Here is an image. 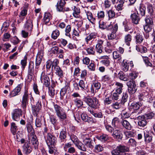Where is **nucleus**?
<instances>
[{"instance_id": "nucleus-1", "label": "nucleus", "mask_w": 155, "mask_h": 155, "mask_svg": "<svg viewBox=\"0 0 155 155\" xmlns=\"http://www.w3.org/2000/svg\"><path fill=\"white\" fill-rule=\"evenodd\" d=\"M129 148L124 146L119 145L116 148L111 151L112 155H130L127 152L129 151Z\"/></svg>"}, {"instance_id": "nucleus-2", "label": "nucleus", "mask_w": 155, "mask_h": 155, "mask_svg": "<svg viewBox=\"0 0 155 155\" xmlns=\"http://www.w3.org/2000/svg\"><path fill=\"white\" fill-rule=\"evenodd\" d=\"M84 101L93 108H97L99 105L98 100L95 97L91 98L89 96L86 97L84 98Z\"/></svg>"}, {"instance_id": "nucleus-3", "label": "nucleus", "mask_w": 155, "mask_h": 155, "mask_svg": "<svg viewBox=\"0 0 155 155\" xmlns=\"http://www.w3.org/2000/svg\"><path fill=\"white\" fill-rule=\"evenodd\" d=\"M28 139L31 145L33 146L35 149L38 148L39 144L35 132L30 134L29 135Z\"/></svg>"}, {"instance_id": "nucleus-4", "label": "nucleus", "mask_w": 155, "mask_h": 155, "mask_svg": "<svg viewBox=\"0 0 155 155\" xmlns=\"http://www.w3.org/2000/svg\"><path fill=\"white\" fill-rule=\"evenodd\" d=\"M127 85L128 87L129 92L131 94L135 93L137 89V87L135 82L133 80H130L127 83Z\"/></svg>"}, {"instance_id": "nucleus-5", "label": "nucleus", "mask_w": 155, "mask_h": 155, "mask_svg": "<svg viewBox=\"0 0 155 155\" xmlns=\"http://www.w3.org/2000/svg\"><path fill=\"white\" fill-rule=\"evenodd\" d=\"M88 136L87 134H83L81 135V138L83 139V142L85 146L89 148L92 149L93 147L92 144L93 140L91 138H87Z\"/></svg>"}, {"instance_id": "nucleus-6", "label": "nucleus", "mask_w": 155, "mask_h": 155, "mask_svg": "<svg viewBox=\"0 0 155 155\" xmlns=\"http://www.w3.org/2000/svg\"><path fill=\"white\" fill-rule=\"evenodd\" d=\"M65 4L66 2L64 0H60L58 1L56 5L57 10L58 12H63L68 11L69 8H67L65 9V8H64Z\"/></svg>"}, {"instance_id": "nucleus-7", "label": "nucleus", "mask_w": 155, "mask_h": 155, "mask_svg": "<svg viewBox=\"0 0 155 155\" xmlns=\"http://www.w3.org/2000/svg\"><path fill=\"white\" fill-rule=\"evenodd\" d=\"M40 80L42 83H43L46 87H48L50 84V79L48 76L42 73L40 77Z\"/></svg>"}, {"instance_id": "nucleus-8", "label": "nucleus", "mask_w": 155, "mask_h": 155, "mask_svg": "<svg viewBox=\"0 0 155 155\" xmlns=\"http://www.w3.org/2000/svg\"><path fill=\"white\" fill-rule=\"evenodd\" d=\"M56 141V138L54 136L50 133L47 134L46 142L48 146L50 145H54Z\"/></svg>"}, {"instance_id": "nucleus-9", "label": "nucleus", "mask_w": 155, "mask_h": 155, "mask_svg": "<svg viewBox=\"0 0 155 155\" xmlns=\"http://www.w3.org/2000/svg\"><path fill=\"white\" fill-rule=\"evenodd\" d=\"M22 84H19L14 88L9 94V97L11 98L19 95L20 94Z\"/></svg>"}, {"instance_id": "nucleus-10", "label": "nucleus", "mask_w": 155, "mask_h": 155, "mask_svg": "<svg viewBox=\"0 0 155 155\" xmlns=\"http://www.w3.org/2000/svg\"><path fill=\"white\" fill-rule=\"evenodd\" d=\"M12 118L13 120L16 121L20 119V117L21 115V111L19 109H16L14 110L12 114Z\"/></svg>"}, {"instance_id": "nucleus-11", "label": "nucleus", "mask_w": 155, "mask_h": 155, "mask_svg": "<svg viewBox=\"0 0 155 155\" xmlns=\"http://www.w3.org/2000/svg\"><path fill=\"white\" fill-rule=\"evenodd\" d=\"M29 142L27 141L22 146V151L26 154L30 153L32 151V148L30 145Z\"/></svg>"}, {"instance_id": "nucleus-12", "label": "nucleus", "mask_w": 155, "mask_h": 155, "mask_svg": "<svg viewBox=\"0 0 155 155\" xmlns=\"http://www.w3.org/2000/svg\"><path fill=\"white\" fill-rule=\"evenodd\" d=\"M28 91L25 90L23 96L21 103V106L23 108L25 109L26 107V105L28 103Z\"/></svg>"}, {"instance_id": "nucleus-13", "label": "nucleus", "mask_w": 155, "mask_h": 155, "mask_svg": "<svg viewBox=\"0 0 155 155\" xmlns=\"http://www.w3.org/2000/svg\"><path fill=\"white\" fill-rule=\"evenodd\" d=\"M136 116V117H137V119L138 120V124L139 126L143 127L146 125L147 122L143 115Z\"/></svg>"}, {"instance_id": "nucleus-14", "label": "nucleus", "mask_w": 155, "mask_h": 155, "mask_svg": "<svg viewBox=\"0 0 155 155\" xmlns=\"http://www.w3.org/2000/svg\"><path fill=\"white\" fill-rule=\"evenodd\" d=\"M113 132L112 135L114 138L117 140H121L122 138V134L117 127H115Z\"/></svg>"}, {"instance_id": "nucleus-15", "label": "nucleus", "mask_w": 155, "mask_h": 155, "mask_svg": "<svg viewBox=\"0 0 155 155\" xmlns=\"http://www.w3.org/2000/svg\"><path fill=\"white\" fill-rule=\"evenodd\" d=\"M34 64L33 61L29 62L28 70V77H31L32 78L33 76L34 71Z\"/></svg>"}, {"instance_id": "nucleus-16", "label": "nucleus", "mask_w": 155, "mask_h": 155, "mask_svg": "<svg viewBox=\"0 0 155 155\" xmlns=\"http://www.w3.org/2000/svg\"><path fill=\"white\" fill-rule=\"evenodd\" d=\"M104 41L101 40L99 39L98 40L97 43L96 47V51L97 52L100 54L101 53L103 52V47L102 46Z\"/></svg>"}, {"instance_id": "nucleus-17", "label": "nucleus", "mask_w": 155, "mask_h": 155, "mask_svg": "<svg viewBox=\"0 0 155 155\" xmlns=\"http://www.w3.org/2000/svg\"><path fill=\"white\" fill-rule=\"evenodd\" d=\"M33 25L32 20L31 19L28 20L25 25V30L28 31H31L33 28Z\"/></svg>"}, {"instance_id": "nucleus-18", "label": "nucleus", "mask_w": 155, "mask_h": 155, "mask_svg": "<svg viewBox=\"0 0 155 155\" xmlns=\"http://www.w3.org/2000/svg\"><path fill=\"white\" fill-rule=\"evenodd\" d=\"M130 17L133 23L136 25L139 23V22L140 20V18L138 13H135L132 14Z\"/></svg>"}, {"instance_id": "nucleus-19", "label": "nucleus", "mask_w": 155, "mask_h": 155, "mask_svg": "<svg viewBox=\"0 0 155 155\" xmlns=\"http://www.w3.org/2000/svg\"><path fill=\"white\" fill-rule=\"evenodd\" d=\"M41 57L39 55L37 56L36 58L35 66V74H36L38 70L39 65L41 61Z\"/></svg>"}, {"instance_id": "nucleus-20", "label": "nucleus", "mask_w": 155, "mask_h": 155, "mask_svg": "<svg viewBox=\"0 0 155 155\" xmlns=\"http://www.w3.org/2000/svg\"><path fill=\"white\" fill-rule=\"evenodd\" d=\"M41 108V105L39 102H38L36 105H32V109L33 112L36 116L37 115L38 113Z\"/></svg>"}, {"instance_id": "nucleus-21", "label": "nucleus", "mask_w": 155, "mask_h": 155, "mask_svg": "<svg viewBox=\"0 0 155 155\" xmlns=\"http://www.w3.org/2000/svg\"><path fill=\"white\" fill-rule=\"evenodd\" d=\"M51 18V15L50 13L48 12L45 13L43 18L44 23L46 25H50L51 23H49V22Z\"/></svg>"}, {"instance_id": "nucleus-22", "label": "nucleus", "mask_w": 155, "mask_h": 155, "mask_svg": "<svg viewBox=\"0 0 155 155\" xmlns=\"http://www.w3.org/2000/svg\"><path fill=\"white\" fill-rule=\"evenodd\" d=\"M134 38L135 42L137 44H140L142 43L144 40L143 37L140 33H137L134 36Z\"/></svg>"}, {"instance_id": "nucleus-23", "label": "nucleus", "mask_w": 155, "mask_h": 155, "mask_svg": "<svg viewBox=\"0 0 155 155\" xmlns=\"http://www.w3.org/2000/svg\"><path fill=\"white\" fill-rule=\"evenodd\" d=\"M56 75L59 77V79L61 81L64 77V73L63 70L59 67L54 70Z\"/></svg>"}, {"instance_id": "nucleus-24", "label": "nucleus", "mask_w": 155, "mask_h": 155, "mask_svg": "<svg viewBox=\"0 0 155 155\" xmlns=\"http://www.w3.org/2000/svg\"><path fill=\"white\" fill-rule=\"evenodd\" d=\"M149 96L148 92L145 91L140 94L138 96V98L140 101L146 100L149 97Z\"/></svg>"}, {"instance_id": "nucleus-25", "label": "nucleus", "mask_w": 155, "mask_h": 155, "mask_svg": "<svg viewBox=\"0 0 155 155\" xmlns=\"http://www.w3.org/2000/svg\"><path fill=\"white\" fill-rule=\"evenodd\" d=\"M129 62L127 61L124 60H123L121 64L122 69L125 72L127 71L129 69Z\"/></svg>"}, {"instance_id": "nucleus-26", "label": "nucleus", "mask_w": 155, "mask_h": 155, "mask_svg": "<svg viewBox=\"0 0 155 155\" xmlns=\"http://www.w3.org/2000/svg\"><path fill=\"white\" fill-rule=\"evenodd\" d=\"M69 89V87L68 86H66L62 88L60 91V98L63 100L66 93L67 91Z\"/></svg>"}, {"instance_id": "nucleus-27", "label": "nucleus", "mask_w": 155, "mask_h": 155, "mask_svg": "<svg viewBox=\"0 0 155 155\" xmlns=\"http://www.w3.org/2000/svg\"><path fill=\"white\" fill-rule=\"evenodd\" d=\"M87 18L89 21L92 24H94L95 23L96 19L94 17L92 13L89 11L86 12Z\"/></svg>"}, {"instance_id": "nucleus-28", "label": "nucleus", "mask_w": 155, "mask_h": 155, "mask_svg": "<svg viewBox=\"0 0 155 155\" xmlns=\"http://www.w3.org/2000/svg\"><path fill=\"white\" fill-rule=\"evenodd\" d=\"M67 133L65 129H62L61 131L59 138L61 142H64L67 137Z\"/></svg>"}, {"instance_id": "nucleus-29", "label": "nucleus", "mask_w": 155, "mask_h": 155, "mask_svg": "<svg viewBox=\"0 0 155 155\" xmlns=\"http://www.w3.org/2000/svg\"><path fill=\"white\" fill-rule=\"evenodd\" d=\"M144 134L145 141L147 143L150 142L152 140V136L147 131H144Z\"/></svg>"}, {"instance_id": "nucleus-30", "label": "nucleus", "mask_w": 155, "mask_h": 155, "mask_svg": "<svg viewBox=\"0 0 155 155\" xmlns=\"http://www.w3.org/2000/svg\"><path fill=\"white\" fill-rule=\"evenodd\" d=\"M143 104V103L141 102H134L131 104V107L135 110L139 109L140 107H141Z\"/></svg>"}, {"instance_id": "nucleus-31", "label": "nucleus", "mask_w": 155, "mask_h": 155, "mask_svg": "<svg viewBox=\"0 0 155 155\" xmlns=\"http://www.w3.org/2000/svg\"><path fill=\"white\" fill-rule=\"evenodd\" d=\"M123 126L126 129L130 130L131 128V126L130 123L126 120H123L121 122Z\"/></svg>"}, {"instance_id": "nucleus-32", "label": "nucleus", "mask_w": 155, "mask_h": 155, "mask_svg": "<svg viewBox=\"0 0 155 155\" xmlns=\"http://www.w3.org/2000/svg\"><path fill=\"white\" fill-rule=\"evenodd\" d=\"M132 37L130 34H128L125 36L124 38V42L126 44L129 46L130 42L132 40Z\"/></svg>"}, {"instance_id": "nucleus-33", "label": "nucleus", "mask_w": 155, "mask_h": 155, "mask_svg": "<svg viewBox=\"0 0 155 155\" xmlns=\"http://www.w3.org/2000/svg\"><path fill=\"white\" fill-rule=\"evenodd\" d=\"M97 138L98 139L102 142H104L109 140V137L107 135L104 134L101 135L97 136Z\"/></svg>"}, {"instance_id": "nucleus-34", "label": "nucleus", "mask_w": 155, "mask_h": 155, "mask_svg": "<svg viewBox=\"0 0 155 155\" xmlns=\"http://www.w3.org/2000/svg\"><path fill=\"white\" fill-rule=\"evenodd\" d=\"M96 36L97 34L95 33H91L85 38V41L88 43V41L96 38Z\"/></svg>"}, {"instance_id": "nucleus-35", "label": "nucleus", "mask_w": 155, "mask_h": 155, "mask_svg": "<svg viewBox=\"0 0 155 155\" xmlns=\"http://www.w3.org/2000/svg\"><path fill=\"white\" fill-rule=\"evenodd\" d=\"M58 117L61 120H63L66 118V113L64 111V110L56 114Z\"/></svg>"}, {"instance_id": "nucleus-36", "label": "nucleus", "mask_w": 155, "mask_h": 155, "mask_svg": "<svg viewBox=\"0 0 155 155\" xmlns=\"http://www.w3.org/2000/svg\"><path fill=\"white\" fill-rule=\"evenodd\" d=\"M146 9V8L145 6L143 5H140L138 9L137 13L138 14L139 13L142 16H143L145 14Z\"/></svg>"}, {"instance_id": "nucleus-37", "label": "nucleus", "mask_w": 155, "mask_h": 155, "mask_svg": "<svg viewBox=\"0 0 155 155\" xmlns=\"http://www.w3.org/2000/svg\"><path fill=\"white\" fill-rule=\"evenodd\" d=\"M28 6V4L27 3L25 4L23 6V9L20 12V15L24 17L27 15Z\"/></svg>"}, {"instance_id": "nucleus-38", "label": "nucleus", "mask_w": 155, "mask_h": 155, "mask_svg": "<svg viewBox=\"0 0 155 155\" xmlns=\"http://www.w3.org/2000/svg\"><path fill=\"white\" fill-rule=\"evenodd\" d=\"M121 93L119 92L116 91L114 90L112 92L111 96L113 99L117 100L120 97V95Z\"/></svg>"}, {"instance_id": "nucleus-39", "label": "nucleus", "mask_w": 155, "mask_h": 155, "mask_svg": "<svg viewBox=\"0 0 155 155\" xmlns=\"http://www.w3.org/2000/svg\"><path fill=\"white\" fill-rule=\"evenodd\" d=\"M118 76L120 80L124 81H127L128 79V76L123 72H120L118 74Z\"/></svg>"}, {"instance_id": "nucleus-40", "label": "nucleus", "mask_w": 155, "mask_h": 155, "mask_svg": "<svg viewBox=\"0 0 155 155\" xmlns=\"http://www.w3.org/2000/svg\"><path fill=\"white\" fill-rule=\"evenodd\" d=\"M52 63V69H53L55 70L57 68L60 67L58 65L59 64L58 60L57 59H54L52 61H51Z\"/></svg>"}, {"instance_id": "nucleus-41", "label": "nucleus", "mask_w": 155, "mask_h": 155, "mask_svg": "<svg viewBox=\"0 0 155 155\" xmlns=\"http://www.w3.org/2000/svg\"><path fill=\"white\" fill-rule=\"evenodd\" d=\"M111 106L113 109H119L121 106V101H118L113 103L111 105Z\"/></svg>"}, {"instance_id": "nucleus-42", "label": "nucleus", "mask_w": 155, "mask_h": 155, "mask_svg": "<svg viewBox=\"0 0 155 155\" xmlns=\"http://www.w3.org/2000/svg\"><path fill=\"white\" fill-rule=\"evenodd\" d=\"M75 145L79 149L84 151H86V148L85 145L80 141L76 143Z\"/></svg>"}, {"instance_id": "nucleus-43", "label": "nucleus", "mask_w": 155, "mask_h": 155, "mask_svg": "<svg viewBox=\"0 0 155 155\" xmlns=\"http://www.w3.org/2000/svg\"><path fill=\"white\" fill-rule=\"evenodd\" d=\"M115 84L117 86L115 91L121 93L123 90L122 87L123 86V84L122 83L118 82H116Z\"/></svg>"}, {"instance_id": "nucleus-44", "label": "nucleus", "mask_w": 155, "mask_h": 155, "mask_svg": "<svg viewBox=\"0 0 155 155\" xmlns=\"http://www.w3.org/2000/svg\"><path fill=\"white\" fill-rule=\"evenodd\" d=\"M116 38V34L115 32L114 31L112 32L109 33L108 35V38L109 40H112L113 41H117Z\"/></svg>"}, {"instance_id": "nucleus-45", "label": "nucleus", "mask_w": 155, "mask_h": 155, "mask_svg": "<svg viewBox=\"0 0 155 155\" xmlns=\"http://www.w3.org/2000/svg\"><path fill=\"white\" fill-rule=\"evenodd\" d=\"M59 31L58 29H56L53 31L51 35V37L53 39L55 40L59 36Z\"/></svg>"}, {"instance_id": "nucleus-46", "label": "nucleus", "mask_w": 155, "mask_h": 155, "mask_svg": "<svg viewBox=\"0 0 155 155\" xmlns=\"http://www.w3.org/2000/svg\"><path fill=\"white\" fill-rule=\"evenodd\" d=\"M42 125V117L37 116L35 120V125L37 127H41Z\"/></svg>"}, {"instance_id": "nucleus-47", "label": "nucleus", "mask_w": 155, "mask_h": 155, "mask_svg": "<svg viewBox=\"0 0 155 155\" xmlns=\"http://www.w3.org/2000/svg\"><path fill=\"white\" fill-rule=\"evenodd\" d=\"M11 130L12 134L15 135L18 130L17 127L15 124L14 122L11 123Z\"/></svg>"}, {"instance_id": "nucleus-48", "label": "nucleus", "mask_w": 155, "mask_h": 155, "mask_svg": "<svg viewBox=\"0 0 155 155\" xmlns=\"http://www.w3.org/2000/svg\"><path fill=\"white\" fill-rule=\"evenodd\" d=\"M107 14L109 20L115 17V12L112 9H110L107 12Z\"/></svg>"}, {"instance_id": "nucleus-49", "label": "nucleus", "mask_w": 155, "mask_h": 155, "mask_svg": "<svg viewBox=\"0 0 155 155\" xmlns=\"http://www.w3.org/2000/svg\"><path fill=\"white\" fill-rule=\"evenodd\" d=\"M71 30V26L70 25H67L65 30V35L69 37L71 36L70 32Z\"/></svg>"}, {"instance_id": "nucleus-50", "label": "nucleus", "mask_w": 155, "mask_h": 155, "mask_svg": "<svg viewBox=\"0 0 155 155\" xmlns=\"http://www.w3.org/2000/svg\"><path fill=\"white\" fill-rule=\"evenodd\" d=\"M147 9L148 12L150 15H153L154 13V9L152 5L149 4L147 5Z\"/></svg>"}, {"instance_id": "nucleus-51", "label": "nucleus", "mask_w": 155, "mask_h": 155, "mask_svg": "<svg viewBox=\"0 0 155 155\" xmlns=\"http://www.w3.org/2000/svg\"><path fill=\"white\" fill-rule=\"evenodd\" d=\"M92 86H94L95 89V92H96L101 87V84L97 81H95L92 83Z\"/></svg>"}, {"instance_id": "nucleus-52", "label": "nucleus", "mask_w": 155, "mask_h": 155, "mask_svg": "<svg viewBox=\"0 0 155 155\" xmlns=\"http://www.w3.org/2000/svg\"><path fill=\"white\" fill-rule=\"evenodd\" d=\"M123 25L124 26V31H128L131 29V27L130 26V24L126 21L123 22Z\"/></svg>"}, {"instance_id": "nucleus-53", "label": "nucleus", "mask_w": 155, "mask_h": 155, "mask_svg": "<svg viewBox=\"0 0 155 155\" xmlns=\"http://www.w3.org/2000/svg\"><path fill=\"white\" fill-rule=\"evenodd\" d=\"M9 26V24L8 22H5L3 24L2 26L1 30L2 32L6 31L7 30L8 27Z\"/></svg>"}, {"instance_id": "nucleus-54", "label": "nucleus", "mask_w": 155, "mask_h": 155, "mask_svg": "<svg viewBox=\"0 0 155 155\" xmlns=\"http://www.w3.org/2000/svg\"><path fill=\"white\" fill-rule=\"evenodd\" d=\"M155 115V114L153 113V112H151L143 115L144 116V117L146 119H151L154 117Z\"/></svg>"}, {"instance_id": "nucleus-55", "label": "nucleus", "mask_w": 155, "mask_h": 155, "mask_svg": "<svg viewBox=\"0 0 155 155\" xmlns=\"http://www.w3.org/2000/svg\"><path fill=\"white\" fill-rule=\"evenodd\" d=\"M152 27V25L145 24L143 25V29L146 33H149L151 31Z\"/></svg>"}, {"instance_id": "nucleus-56", "label": "nucleus", "mask_w": 155, "mask_h": 155, "mask_svg": "<svg viewBox=\"0 0 155 155\" xmlns=\"http://www.w3.org/2000/svg\"><path fill=\"white\" fill-rule=\"evenodd\" d=\"M27 56L25 55V56L24 59L22 60L21 61V64L22 66V68L24 69L25 67L27 65Z\"/></svg>"}, {"instance_id": "nucleus-57", "label": "nucleus", "mask_w": 155, "mask_h": 155, "mask_svg": "<svg viewBox=\"0 0 155 155\" xmlns=\"http://www.w3.org/2000/svg\"><path fill=\"white\" fill-rule=\"evenodd\" d=\"M94 150L96 152H100L104 150V147L100 144L96 145L95 146Z\"/></svg>"}, {"instance_id": "nucleus-58", "label": "nucleus", "mask_w": 155, "mask_h": 155, "mask_svg": "<svg viewBox=\"0 0 155 155\" xmlns=\"http://www.w3.org/2000/svg\"><path fill=\"white\" fill-rule=\"evenodd\" d=\"M74 12L73 13V16L75 18L78 17V15L80 13V11L79 8H77L74 6Z\"/></svg>"}, {"instance_id": "nucleus-59", "label": "nucleus", "mask_w": 155, "mask_h": 155, "mask_svg": "<svg viewBox=\"0 0 155 155\" xmlns=\"http://www.w3.org/2000/svg\"><path fill=\"white\" fill-rule=\"evenodd\" d=\"M122 117L124 118H126L129 117L130 114L129 113V111H126L125 110H123L121 114Z\"/></svg>"}, {"instance_id": "nucleus-60", "label": "nucleus", "mask_w": 155, "mask_h": 155, "mask_svg": "<svg viewBox=\"0 0 155 155\" xmlns=\"http://www.w3.org/2000/svg\"><path fill=\"white\" fill-rule=\"evenodd\" d=\"M74 101L75 104L78 107H81L83 105V101L80 99L76 98L74 100Z\"/></svg>"}, {"instance_id": "nucleus-61", "label": "nucleus", "mask_w": 155, "mask_h": 155, "mask_svg": "<svg viewBox=\"0 0 155 155\" xmlns=\"http://www.w3.org/2000/svg\"><path fill=\"white\" fill-rule=\"evenodd\" d=\"M70 138L75 145L80 141L77 137L74 134L71 135V136Z\"/></svg>"}, {"instance_id": "nucleus-62", "label": "nucleus", "mask_w": 155, "mask_h": 155, "mask_svg": "<svg viewBox=\"0 0 155 155\" xmlns=\"http://www.w3.org/2000/svg\"><path fill=\"white\" fill-rule=\"evenodd\" d=\"M99 28L102 29L104 30L107 28L106 26V23L102 20H100L99 22Z\"/></svg>"}, {"instance_id": "nucleus-63", "label": "nucleus", "mask_w": 155, "mask_h": 155, "mask_svg": "<svg viewBox=\"0 0 155 155\" xmlns=\"http://www.w3.org/2000/svg\"><path fill=\"white\" fill-rule=\"evenodd\" d=\"M54 108L56 114L63 110V109L57 104H54Z\"/></svg>"}, {"instance_id": "nucleus-64", "label": "nucleus", "mask_w": 155, "mask_h": 155, "mask_svg": "<svg viewBox=\"0 0 155 155\" xmlns=\"http://www.w3.org/2000/svg\"><path fill=\"white\" fill-rule=\"evenodd\" d=\"M145 21L146 23V25L153 26V21L151 18L146 17L145 19Z\"/></svg>"}]
</instances>
